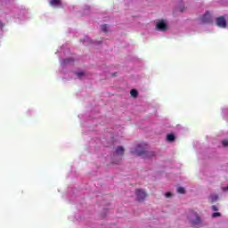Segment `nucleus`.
<instances>
[{"label": "nucleus", "mask_w": 228, "mask_h": 228, "mask_svg": "<svg viewBox=\"0 0 228 228\" xmlns=\"http://www.w3.org/2000/svg\"><path fill=\"white\" fill-rule=\"evenodd\" d=\"M130 153L136 154V156L141 158H153V156H156L155 151H147L142 145H138L135 151H132Z\"/></svg>", "instance_id": "1"}, {"label": "nucleus", "mask_w": 228, "mask_h": 228, "mask_svg": "<svg viewBox=\"0 0 228 228\" xmlns=\"http://www.w3.org/2000/svg\"><path fill=\"white\" fill-rule=\"evenodd\" d=\"M191 225H192V227H197V225H200V217L199 216V214H197L196 212L194 211H191L189 214H188V216H187Z\"/></svg>", "instance_id": "2"}, {"label": "nucleus", "mask_w": 228, "mask_h": 228, "mask_svg": "<svg viewBox=\"0 0 228 228\" xmlns=\"http://www.w3.org/2000/svg\"><path fill=\"white\" fill-rule=\"evenodd\" d=\"M135 195L137 197L138 202H143V200H145V199H147V193L144 192V191L142 189H136Z\"/></svg>", "instance_id": "3"}, {"label": "nucleus", "mask_w": 228, "mask_h": 228, "mask_svg": "<svg viewBox=\"0 0 228 228\" xmlns=\"http://www.w3.org/2000/svg\"><path fill=\"white\" fill-rule=\"evenodd\" d=\"M216 24L218 26V28H227V20H225V17L220 16L216 18Z\"/></svg>", "instance_id": "4"}, {"label": "nucleus", "mask_w": 228, "mask_h": 228, "mask_svg": "<svg viewBox=\"0 0 228 228\" xmlns=\"http://www.w3.org/2000/svg\"><path fill=\"white\" fill-rule=\"evenodd\" d=\"M156 28L158 31H167L168 29V26L167 25V22L165 20H159L157 22Z\"/></svg>", "instance_id": "5"}, {"label": "nucleus", "mask_w": 228, "mask_h": 228, "mask_svg": "<svg viewBox=\"0 0 228 228\" xmlns=\"http://www.w3.org/2000/svg\"><path fill=\"white\" fill-rule=\"evenodd\" d=\"M124 152H125L124 147L118 146L115 150L114 154H116V156H124Z\"/></svg>", "instance_id": "6"}, {"label": "nucleus", "mask_w": 228, "mask_h": 228, "mask_svg": "<svg viewBox=\"0 0 228 228\" xmlns=\"http://www.w3.org/2000/svg\"><path fill=\"white\" fill-rule=\"evenodd\" d=\"M61 0H52L50 1V6H61Z\"/></svg>", "instance_id": "7"}, {"label": "nucleus", "mask_w": 228, "mask_h": 228, "mask_svg": "<svg viewBox=\"0 0 228 228\" xmlns=\"http://www.w3.org/2000/svg\"><path fill=\"white\" fill-rule=\"evenodd\" d=\"M167 140L170 142H175V135L174 134H167Z\"/></svg>", "instance_id": "8"}, {"label": "nucleus", "mask_w": 228, "mask_h": 228, "mask_svg": "<svg viewBox=\"0 0 228 228\" xmlns=\"http://www.w3.org/2000/svg\"><path fill=\"white\" fill-rule=\"evenodd\" d=\"M130 95L131 97H134V99H136V97H138V91L136 89H132L130 91Z\"/></svg>", "instance_id": "9"}, {"label": "nucleus", "mask_w": 228, "mask_h": 228, "mask_svg": "<svg viewBox=\"0 0 228 228\" xmlns=\"http://www.w3.org/2000/svg\"><path fill=\"white\" fill-rule=\"evenodd\" d=\"M102 31H103V33H108V28H110V25L108 24H104V25H102Z\"/></svg>", "instance_id": "10"}, {"label": "nucleus", "mask_w": 228, "mask_h": 228, "mask_svg": "<svg viewBox=\"0 0 228 228\" xmlns=\"http://www.w3.org/2000/svg\"><path fill=\"white\" fill-rule=\"evenodd\" d=\"M176 191L177 193H181L182 195H183V193H186V191L184 190L183 187H178Z\"/></svg>", "instance_id": "11"}, {"label": "nucleus", "mask_w": 228, "mask_h": 228, "mask_svg": "<svg viewBox=\"0 0 228 228\" xmlns=\"http://www.w3.org/2000/svg\"><path fill=\"white\" fill-rule=\"evenodd\" d=\"M210 199L212 200V202H216V200H218V195L215 194L210 196Z\"/></svg>", "instance_id": "12"}, {"label": "nucleus", "mask_w": 228, "mask_h": 228, "mask_svg": "<svg viewBox=\"0 0 228 228\" xmlns=\"http://www.w3.org/2000/svg\"><path fill=\"white\" fill-rule=\"evenodd\" d=\"M213 218H216L217 216H222V214H220L219 212H215L212 214Z\"/></svg>", "instance_id": "13"}, {"label": "nucleus", "mask_w": 228, "mask_h": 228, "mask_svg": "<svg viewBox=\"0 0 228 228\" xmlns=\"http://www.w3.org/2000/svg\"><path fill=\"white\" fill-rule=\"evenodd\" d=\"M77 77H83V76H85V72H83V71L77 72Z\"/></svg>", "instance_id": "14"}, {"label": "nucleus", "mask_w": 228, "mask_h": 228, "mask_svg": "<svg viewBox=\"0 0 228 228\" xmlns=\"http://www.w3.org/2000/svg\"><path fill=\"white\" fill-rule=\"evenodd\" d=\"M223 146L228 147V140L227 139L223 141Z\"/></svg>", "instance_id": "15"}, {"label": "nucleus", "mask_w": 228, "mask_h": 228, "mask_svg": "<svg viewBox=\"0 0 228 228\" xmlns=\"http://www.w3.org/2000/svg\"><path fill=\"white\" fill-rule=\"evenodd\" d=\"M70 61H74L72 59L64 60V63H70Z\"/></svg>", "instance_id": "16"}, {"label": "nucleus", "mask_w": 228, "mask_h": 228, "mask_svg": "<svg viewBox=\"0 0 228 228\" xmlns=\"http://www.w3.org/2000/svg\"><path fill=\"white\" fill-rule=\"evenodd\" d=\"M166 197L167 199H170V197H172V192H167Z\"/></svg>", "instance_id": "17"}, {"label": "nucleus", "mask_w": 228, "mask_h": 228, "mask_svg": "<svg viewBox=\"0 0 228 228\" xmlns=\"http://www.w3.org/2000/svg\"><path fill=\"white\" fill-rule=\"evenodd\" d=\"M212 209H213V211H218V207L213 205V206H212Z\"/></svg>", "instance_id": "18"}, {"label": "nucleus", "mask_w": 228, "mask_h": 228, "mask_svg": "<svg viewBox=\"0 0 228 228\" xmlns=\"http://www.w3.org/2000/svg\"><path fill=\"white\" fill-rule=\"evenodd\" d=\"M223 191H228V185L226 187L222 188Z\"/></svg>", "instance_id": "19"}, {"label": "nucleus", "mask_w": 228, "mask_h": 228, "mask_svg": "<svg viewBox=\"0 0 228 228\" xmlns=\"http://www.w3.org/2000/svg\"><path fill=\"white\" fill-rule=\"evenodd\" d=\"M180 12H184V6L183 5L180 7Z\"/></svg>", "instance_id": "20"}, {"label": "nucleus", "mask_w": 228, "mask_h": 228, "mask_svg": "<svg viewBox=\"0 0 228 228\" xmlns=\"http://www.w3.org/2000/svg\"><path fill=\"white\" fill-rule=\"evenodd\" d=\"M112 76L115 77H117V73H113Z\"/></svg>", "instance_id": "21"}]
</instances>
